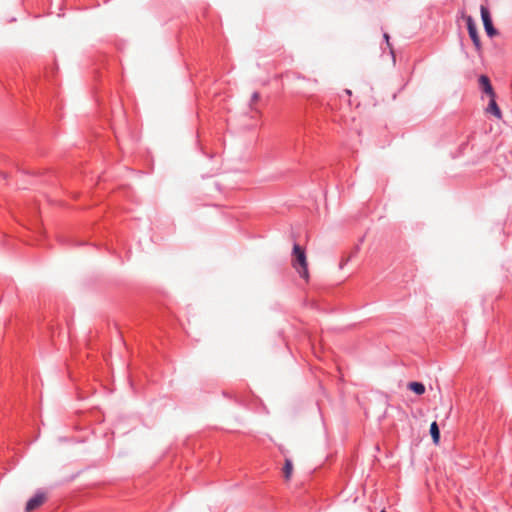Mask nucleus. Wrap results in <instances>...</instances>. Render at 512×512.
Segmentation results:
<instances>
[{"instance_id":"f257e3e1","label":"nucleus","mask_w":512,"mask_h":512,"mask_svg":"<svg viewBox=\"0 0 512 512\" xmlns=\"http://www.w3.org/2000/svg\"><path fill=\"white\" fill-rule=\"evenodd\" d=\"M293 267L298 271L299 275L303 279H308V264L306 259L305 250L299 245L294 244L293 246Z\"/></svg>"},{"instance_id":"f03ea898","label":"nucleus","mask_w":512,"mask_h":512,"mask_svg":"<svg viewBox=\"0 0 512 512\" xmlns=\"http://www.w3.org/2000/svg\"><path fill=\"white\" fill-rule=\"evenodd\" d=\"M466 25H467L469 37L472 40L476 51L480 54L482 51L481 40H480V37L478 34V30H477L475 21L473 20V18L471 16L466 17Z\"/></svg>"},{"instance_id":"7ed1b4c3","label":"nucleus","mask_w":512,"mask_h":512,"mask_svg":"<svg viewBox=\"0 0 512 512\" xmlns=\"http://www.w3.org/2000/svg\"><path fill=\"white\" fill-rule=\"evenodd\" d=\"M480 13H481V19H482L483 26H484L487 36L492 38L495 35H497L498 31L493 26L491 14H490V11L488 10V8L485 6H481Z\"/></svg>"},{"instance_id":"20e7f679","label":"nucleus","mask_w":512,"mask_h":512,"mask_svg":"<svg viewBox=\"0 0 512 512\" xmlns=\"http://www.w3.org/2000/svg\"><path fill=\"white\" fill-rule=\"evenodd\" d=\"M45 501V494L41 491H38L33 497H31L27 503L25 510L27 512H32L37 509L40 505H42Z\"/></svg>"},{"instance_id":"39448f33","label":"nucleus","mask_w":512,"mask_h":512,"mask_svg":"<svg viewBox=\"0 0 512 512\" xmlns=\"http://www.w3.org/2000/svg\"><path fill=\"white\" fill-rule=\"evenodd\" d=\"M479 87L483 93H485L488 97H496L490 79L486 75H480L479 79Z\"/></svg>"},{"instance_id":"423d86ee","label":"nucleus","mask_w":512,"mask_h":512,"mask_svg":"<svg viewBox=\"0 0 512 512\" xmlns=\"http://www.w3.org/2000/svg\"><path fill=\"white\" fill-rule=\"evenodd\" d=\"M486 112L488 114H492L497 119H501L502 118V112H501L499 106L496 103V97H489V103H488V106L486 108Z\"/></svg>"},{"instance_id":"0eeeda50","label":"nucleus","mask_w":512,"mask_h":512,"mask_svg":"<svg viewBox=\"0 0 512 512\" xmlns=\"http://www.w3.org/2000/svg\"><path fill=\"white\" fill-rule=\"evenodd\" d=\"M430 434L433 439V442L435 444H438L440 441V430L436 421L432 422V424L430 425Z\"/></svg>"},{"instance_id":"6e6552de","label":"nucleus","mask_w":512,"mask_h":512,"mask_svg":"<svg viewBox=\"0 0 512 512\" xmlns=\"http://www.w3.org/2000/svg\"><path fill=\"white\" fill-rule=\"evenodd\" d=\"M408 388L417 395H422L425 392V386L421 382H410Z\"/></svg>"},{"instance_id":"1a4fd4ad","label":"nucleus","mask_w":512,"mask_h":512,"mask_svg":"<svg viewBox=\"0 0 512 512\" xmlns=\"http://www.w3.org/2000/svg\"><path fill=\"white\" fill-rule=\"evenodd\" d=\"M292 471H293L292 461L290 459L286 458L285 464L283 467V475L286 480H290V478L292 476Z\"/></svg>"},{"instance_id":"9d476101","label":"nucleus","mask_w":512,"mask_h":512,"mask_svg":"<svg viewBox=\"0 0 512 512\" xmlns=\"http://www.w3.org/2000/svg\"><path fill=\"white\" fill-rule=\"evenodd\" d=\"M259 98H260V94H259V92H254V93L252 94V96H251V103H254V102L258 101V100H259Z\"/></svg>"},{"instance_id":"9b49d317","label":"nucleus","mask_w":512,"mask_h":512,"mask_svg":"<svg viewBox=\"0 0 512 512\" xmlns=\"http://www.w3.org/2000/svg\"><path fill=\"white\" fill-rule=\"evenodd\" d=\"M384 40H386L387 44L389 45V35L387 33H384Z\"/></svg>"},{"instance_id":"f8f14e48","label":"nucleus","mask_w":512,"mask_h":512,"mask_svg":"<svg viewBox=\"0 0 512 512\" xmlns=\"http://www.w3.org/2000/svg\"><path fill=\"white\" fill-rule=\"evenodd\" d=\"M345 92L350 95L351 94V91L350 90H345Z\"/></svg>"},{"instance_id":"ddd939ff","label":"nucleus","mask_w":512,"mask_h":512,"mask_svg":"<svg viewBox=\"0 0 512 512\" xmlns=\"http://www.w3.org/2000/svg\"><path fill=\"white\" fill-rule=\"evenodd\" d=\"M380 512H386L385 509H382Z\"/></svg>"}]
</instances>
